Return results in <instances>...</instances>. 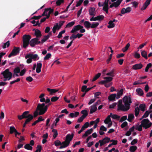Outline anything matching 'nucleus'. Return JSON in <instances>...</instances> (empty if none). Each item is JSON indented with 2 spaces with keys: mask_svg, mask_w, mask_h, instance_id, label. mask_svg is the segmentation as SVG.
I'll return each mask as SVG.
<instances>
[{
  "mask_svg": "<svg viewBox=\"0 0 152 152\" xmlns=\"http://www.w3.org/2000/svg\"><path fill=\"white\" fill-rule=\"evenodd\" d=\"M93 130L92 128L87 130L82 136V137L84 138L85 137L88 136V135L90 134L92 132Z\"/></svg>",
  "mask_w": 152,
  "mask_h": 152,
  "instance_id": "18",
  "label": "nucleus"
},
{
  "mask_svg": "<svg viewBox=\"0 0 152 152\" xmlns=\"http://www.w3.org/2000/svg\"><path fill=\"white\" fill-rule=\"evenodd\" d=\"M20 50V48L14 47L11 52L9 55L8 57L10 58L12 56H15L18 54L19 53Z\"/></svg>",
  "mask_w": 152,
  "mask_h": 152,
  "instance_id": "6",
  "label": "nucleus"
},
{
  "mask_svg": "<svg viewBox=\"0 0 152 152\" xmlns=\"http://www.w3.org/2000/svg\"><path fill=\"white\" fill-rule=\"evenodd\" d=\"M136 91L138 94L140 96H142L143 94L142 90L140 88H138L136 89Z\"/></svg>",
  "mask_w": 152,
  "mask_h": 152,
  "instance_id": "29",
  "label": "nucleus"
},
{
  "mask_svg": "<svg viewBox=\"0 0 152 152\" xmlns=\"http://www.w3.org/2000/svg\"><path fill=\"white\" fill-rule=\"evenodd\" d=\"M104 16L103 15H100L97 16V20L101 21L103 19Z\"/></svg>",
  "mask_w": 152,
  "mask_h": 152,
  "instance_id": "63",
  "label": "nucleus"
},
{
  "mask_svg": "<svg viewBox=\"0 0 152 152\" xmlns=\"http://www.w3.org/2000/svg\"><path fill=\"white\" fill-rule=\"evenodd\" d=\"M51 55L50 53H48L44 57V60H47L49 59L51 57Z\"/></svg>",
  "mask_w": 152,
  "mask_h": 152,
  "instance_id": "61",
  "label": "nucleus"
},
{
  "mask_svg": "<svg viewBox=\"0 0 152 152\" xmlns=\"http://www.w3.org/2000/svg\"><path fill=\"white\" fill-rule=\"evenodd\" d=\"M25 122L28 124L29 123L33 118V116L31 114H29L28 117L26 118Z\"/></svg>",
  "mask_w": 152,
  "mask_h": 152,
  "instance_id": "25",
  "label": "nucleus"
},
{
  "mask_svg": "<svg viewBox=\"0 0 152 152\" xmlns=\"http://www.w3.org/2000/svg\"><path fill=\"white\" fill-rule=\"evenodd\" d=\"M50 36L49 34H48L47 35H45L44 36L43 38L41 39L42 43H43L45 42L46 40H47L49 38Z\"/></svg>",
  "mask_w": 152,
  "mask_h": 152,
  "instance_id": "32",
  "label": "nucleus"
},
{
  "mask_svg": "<svg viewBox=\"0 0 152 152\" xmlns=\"http://www.w3.org/2000/svg\"><path fill=\"white\" fill-rule=\"evenodd\" d=\"M94 7H91L89 10V14L90 15L94 16L95 15Z\"/></svg>",
  "mask_w": 152,
  "mask_h": 152,
  "instance_id": "22",
  "label": "nucleus"
},
{
  "mask_svg": "<svg viewBox=\"0 0 152 152\" xmlns=\"http://www.w3.org/2000/svg\"><path fill=\"white\" fill-rule=\"evenodd\" d=\"M20 67L17 66L14 69L13 71L14 73L18 74L20 72Z\"/></svg>",
  "mask_w": 152,
  "mask_h": 152,
  "instance_id": "48",
  "label": "nucleus"
},
{
  "mask_svg": "<svg viewBox=\"0 0 152 152\" xmlns=\"http://www.w3.org/2000/svg\"><path fill=\"white\" fill-rule=\"evenodd\" d=\"M108 6L104 5L103 8V10L107 13H108V11L109 9Z\"/></svg>",
  "mask_w": 152,
  "mask_h": 152,
  "instance_id": "58",
  "label": "nucleus"
},
{
  "mask_svg": "<svg viewBox=\"0 0 152 152\" xmlns=\"http://www.w3.org/2000/svg\"><path fill=\"white\" fill-rule=\"evenodd\" d=\"M132 8L130 7H128L126 9L123 8L121 10V13L124 14L126 13H129L132 10Z\"/></svg>",
  "mask_w": 152,
  "mask_h": 152,
  "instance_id": "12",
  "label": "nucleus"
},
{
  "mask_svg": "<svg viewBox=\"0 0 152 152\" xmlns=\"http://www.w3.org/2000/svg\"><path fill=\"white\" fill-rule=\"evenodd\" d=\"M124 92V90L123 89H121L117 94L116 99H118L120 98L121 96L122 95Z\"/></svg>",
  "mask_w": 152,
  "mask_h": 152,
  "instance_id": "30",
  "label": "nucleus"
},
{
  "mask_svg": "<svg viewBox=\"0 0 152 152\" xmlns=\"http://www.w3.org/2000/svg\"><path fill=\"white\" fill-rule=\"evenodd\" d=\"M130 46V44L129 43H128L127 44V45H126V46H125V47L123 48L122 49V51L124 52L126 51L128 49V48H129V47Z\"/></svg>",
  "mask_w": 152,
  "mask_h": 152,
  "instance_id": "45",
  "label": "nucleus"
},
{
  "mask_svg": "<svg viewBox=\"0 0 152 152\" xmlns=\"http://www.w3.org/2000/svg\"><path fill=\"white\" fill-rule=\"evenodd\" d=\"M141 124L139 125V123H138L135 125V129L139 131L142 130V127L146 129L150 127L152 125L151 122H150L149 120L148 119H144L141 122Z\"/></svg>",
  "mask_w": 152,
  "mask_h": 152,
  "instance_id": "2",
  "label": "nucleus"
},
{
  "mask_svg": "<svg viewBox=\"0 0 152 152\" xmlns=\"http://www.w3.org/2000/svg\"><path fill=\"white\" fill-rule=\"evenodd\" d=\"M143 65L141 63H139L135 64L133 66L132 68L134 70L140 69L142 68Z\"/></svg>",
  "mask_w": 152,
  "mask_h": 152,
  "instance_id": "13",
  "label": "nucleus"
},
{
  "mask_svg": "<svg viewBox=\"0 0 152 152\" xmlns=\"http://www.w3.org/2000/svg\"><path fill=\"white\" fill-rule=\"evenodd\" d=\"M91 109L90 110V114H92L94 113V112H95L97 110V107H95L94 105H93L92 106H91L90 107Z\"/></svg>",
  "mask_w": 152,
  "mask_h": 152,
  "instance_id": "28",
  "label": "nucleus"
},
{
  "mask_svg": "<svg viewBox=\"0 0 152 152\" xmlns=\"http://www.w3.org/2000/svg\"><path fill=\"white\" fill-rule=\"evenodd\" d=\"M120 116L118 115H117L113 114L112 118L114 119H116L118 120L120 118Z\"/></svg>",
  "mask_w": 152,
  "mask_h": 152,
  "instance_id": "64",
  "label": "nucleus"
},
{
  "mask_svg": "<svg viewBox=\"0 0 152 152\" xmlns=\"http://www.w3.org/2000/svg\"><path fill=\"white\" fill-rule=\"evenodd\" d=\"M60 28H61L59 27L58 25V23H56L52 29L53 33L54 34L55 33L56 30H58Z\"/></svg>",
  "mask_w": 152,
  "mask_h": 152,
  "instance_id": "23",
  "label": "nucleus"
},
{
  "mask_svg": "<svg viewBox=\"0 0 152 152\" xmlns=\"http://www.w3.org/2000/svg\"><path fill=\"white\" fill-rule=\"evenodd\" d=\"M101 73H98L96 75L93 79L92 80V81L94 82L97 79L101 76Z\"/></svg>",
  "mask_w": 152,
  "mask_h": 152,
  "instance_id": "40",
  "label": "nucleus"
},
{
  "mask_svg": "<svg viewBox=\"0 0 152 152\" xmlns=\"http://www.w3.org/2000/svg\"><path fill=\"white\" fill-rule=\"evenodd\" d=\"M54 143L55 145L56 146L62 145L61 142L58 140L55 141Z\"/></svg>",
  "mask_w": 152,
  "mask_h": 152,
  "instance_id": "50",
  "label": "nucleus"
},
{
  "mask_svg": "<svg viewBox=\"0 0 152 152\" xmlns=\"http://www.w3.org/2000/svg\"><path fill=\"white\" fill-rule=\"evenodd\" d=\"M75 24V22L74 21H72L68 23L66 26V27H71L74 25Z\"/></svg>",
  "mask_w": 152,
  "mask_h": 152,
  "instance_id": "55",
  "label": "nucleus"
},
{
  "mask_svg": "<svg viewBox=\"0 0 152 152\" xmlns=\"http://www.w3.org/2000/svg\"><path fill=\"white\" fill-rule=\"evenodd\" d=\"M1 74L3 75L4 78H9L8 80L11 79L12 76V73L9 71V70L8 69H6L4 71L1 72Z\"/></svg>",
  "mask_w": 152,
  "mask_h": 152,
  "instance_id": "5",
  "label": "nucleus"
},
{
  "mask_svg": "<svg viewBox=\"0 0 152 152\" xmlns=\"http://www.w3.org/2000/svg\"><path fill=\"white\" fill-rule=\"evenodd\" d=\"M111 121H112L110 118V117L109 116H108L104 121V123L106 124H107L109 123V122H110Z\"/></svg>",
  "mask_w": 152,
  "mask_h": 152,
  "instance_id": "42",
  "label": "nucleus"
},
{
  "mask_svg": "<svg viewBox=\"0 0 152 152\" xmlns=\"http://www.w3.org/2000/svg\"><path fill=\"white\" fill-rule=\"evenodd\" d=\"M141 55L142 57L146 59H148V56H147V53L146 51L144 50H141Z\"/></svg>",
  "mask_w": 152,
  "mask_h": 152,
  "instance_id": "26",
  "label": "nucleus"
},
{
  "mask_svg": "<svg viewBox=\"0 0 152 152\" xmlns=\"http://www.w3.org/2000/svg\"><path fill=\"white\" fill-rule=\"evenodd\" d=\"M42 64L38 62L37 65V68L36 72L37 73H39L41 72V68L42 67Z\"/></svg>",
  "mask_w": 152,
  "mask_h": 152,
  "instance_id": "20",
  "label": "nucleus"
},
{
  "mask_svg": "<svg viewBox=\"0 0 152 152\" xmlns=\"http://www.w3.org/2000/svg\"><path fill=\"white\" fill-rule=\"evenodd\" d=\"M28 58H31L32 60L33 59L34 61L39 59V58L37 54H33L31 53L28 54L25 56L26 59H27Z\"/></svg>",
  "mask_w": 152,
  "mask_h": 152,
  "instance_id": "7",
  "label": "nucleus"
},
{
  "mask_svg": "<svg viewBox=\"0 0 152 152\" xmlns=\"http://www.w3.org/2000/svg\"><path fill=\"white\" fill-rule=\"evenodd\" d=\"M94 97L96 99H98L99 98V96L101 95V93L100 92H97L94 93Z\"/></svg>",
  "mask_w": 152,
  "mask_h": 152,
  "instance_id": "52",
  "label": "nucleus"
},
{
  "mask_svg": "<svg viewBox=\"0 0 152 152\" xmlns=\"http://www.w3.org/2000/svg\"><path fill=\"white\" fill-rule=\"evenodd\" d=\"M74 135L73 133H72L71 134H67L66 136V141H67V142H68L70 143V142L72 140L73 137Z\"/></svg>",
  "mask_w": 152,
  "mask_h": 152,
  "instance_id": "15",
  "label": "nucleus"
},
{
  "mask_svg": "<svg viewBox=\"0 0 152 152\" xmlns=\"http://www.w3.org/2000/svg\"><path fill=\"white\" fill-rule=\"evenodd\" d=\"M104 79L105 80H102L99 83V84H104L105 83H107L111 82L113 79L112 77H104Z\"/></svg>",
  "mask_w": 152,
  "mask_h": 152,
  "instance_id": "9",
  "label": "nucleus"
},
{
  "mask_svg": "<svg viewBox=\"0 0 152 152\" xmlns=\"http://www.w3.org/2000/svg\"><path fill=\"white\" fill-rule=\"evenodd\" d=\"M83 28V26L80 25H78L74 26L72 30L71 31V33H74L75 32L78 31L80 29Z\"/></svg>",
  "mask_w": 152,
  "mask_h": 152,
  "instance_id": "11",
  "label": "nucleus"
},
{
  "mask_svg": "<svg viewBox=\"0 0 152 152\" xmlns=\"http://www.w3.org/2000/svg\"><path fill=\"white\" fill-rule=\"evenodd\" d=\"M10 45V41H8L7 42L4 43L3 46V48L4 49L6 48V46L7 47H8Z\"/></svg>",
  "mask_w": 152,
  "mask_h": 152,
  "instance_id": "62",
  "label": "nucleus"
},
{
  "mask_svg": "<svg viewBox=\"0 0 152 152\" xmlns=\"http://www.w3.org/2000/svg\"><path fill=\"white\" fill-rule=\"evenodd\" d=\"M36 40V38H34L30 41L29 44L31 47H34L36 45H37Z\"/></svg>",
  "mask_w": 152,
  "mask_h": 152,
  "instance_id": "17",
  "label": "nucleus"
},
{
  "mask_svg": "<svg viewBox=\"0 0 152 152\" xmlns=\"http://www.w3.org/2000/svg\"><path fill=\"white\" fill-rule=\"evenodd\" d=\"M59 97L57 96L52 97L51 99V101L52 102H55L57 101Z\"/></svg>",
  "mask_w": 152,
  "mask_h": 152,
  "instance_id": "53",
  "label": "nucleus"
},
{
  "mask_svg": "<svg viewBox=\"0 0 152 152\" xmlns=\"http://www.w3.org/2000/svg\"><path fill=\"white\" fill-rule=\"evenodd\" d=\"M65 30H63L62 31H60L58 35L57 36V38L59 39L61 38L62 37V34L65 33Z\"/></svg>",
  "mask_w": 152,
  "mask_h": 152,
  "instance_id": "51",
  "label": "nucleus"
},
{
  "mask_svg": "<svg viewBox=\"0 0 152 152\" xmlns=\"http://www.w3.org/2000/svg\"><path fill=\"white\" fill-rule=\"evenodd\" d=\"M52 132H53L54 133L53 135V137L54 138H56L57 136L58 135L57 130L55 129H53L52 131Z\"/></svg>",
  "mask_w": 152,
  "mask_h": 152,
  "instance_id": "43",
  "label": "nucleus"
},
{
  "mask_svg": "<svg viewBox=\"0 0 152 152\" xmlns=\"http://www.w3.org/2000/svg\"><path fill=\"white\" fill-rule=\"evenodd\" d=\"M84 24L85 26L87 28H89L91 27V23L89 21H85Z\"/></svg>",
  "mask_w": 152,
  "mask_h": 152,
  "instance_id": "36",
  "label": "nucleus"
},
{
  "mask_svg": "<svg viewBox=\"0 0 152 152\" xmlns=\"http://www.w3.org/2000/svg\"><path fill=\"white\" fill-rule=\"evenodd\" d=\"M62 145H63V146H66V147L68 146L69 144V143L67 142V141L65 140L64 142H63L62 143Z\"/></svg>",
  "mask_w": 152,
  "mask_h": 152,
  "instance_id": "60",
  "label": "nucleus"
},
{
  "mask_svg": "<svg viewBox=\"0 0 152 152\" xmlns=\"http://www.w3.org/2000/svg\"><path fill=\"white\" fill-rule=\"evenodd\" d=\"M37 149L35 152H41L42 150V146L40 145H38L37 147Z\"/></svg>",
  "mask_w": 152,
  "mask_h": 152,
  "instance_id": "54",
  "label": "nucleus"
},
{
  "mask_svg": "<svg viewBox=\"0 0 152 152\" xmlns=\"http://www.w3.org/2000/svg\"><path fill=\"white\" fill-rule=\"evenodd\" d=\"M152 66V64L151 63H149L147 64L145 69V72H148L149 69L151 68Z\"/></svg>",
  "mask_w": 152,
  "mask_h": 152,
  "instance_id": "49",
  "label": "nucleus"
},
{
  "mask_svg": "<svg viewBox=\"0 0 152 152\" xmlns=\"http://www.w3.org/2000/svg\"><path fill=\"white\" fill-rule=\"evenodd\" d=\"M140 111V109L138 107H136L135 109V115L136 117H137L139 115Z\"/></svg>",
  "mask_w": 152,
  "mask_h": 152,
  "instance_id": "46",
  "label": "nucleus"
},
{
  "mask_svg": "<svg viewBox=\"0 0 152 152\" xmlns=\"http://www.w3.org/2000/svg\"><path fill=\"white\" fill-rule=\"evenodd\" d=\"M137 147L135 145H133L130 147L129 151L131 152H134V151L137 149Z\"/></svg>",
  "mask_w": 152,
  "mask_h": 152,
  "instance_id": "35",
  "label": "nucleus"
},
{
  "mask_svg": "<svg viewBox=\"0 0 152 152\" xmlns=\"http://www.w3.org/2000/svg\"><path fill=\"white\" fill-rule=\"evenodd\" d=\"M114 71L112 70L110 72L107 73L106 75L108 76H110L112 77H113L114 76Z\"/></svg>",
  "mask_w": 152,
  "mask_h": 152,
  "instance_id": "57",
  "label": "nucleus"
},
{
  "mask_svg": "<svg viewBox=\"0 0 152 152\" xmlns=\"http://www.w3.org/2000/svg\"><path fill=\"white\" fill-rule=\"evenodd\" d=\"M110 141V138L107 137L104 138L102 140H99V142L100 143V145L101 146L104 145L106 143Z\"/></svg>",
  "mask_w": 152,
  "mask_h": 152,
  "instance_id": "10",
  "label": "nucleus"
},
{
  "mask_svg": "<svg viewBox=\"0 0 152 152\" xmlns=\"http://www.w3.org/2000/svg\"><path fill=\"white\" fill-rule=\"evenodd\" d=\"M151 0H146L145 3L144 4L143 6L141 8L142 10H143L146 9L147 7L150 4Z\"/></svg>",
  "mask_w": 152,
  "mask_h": 152,
  "instance_id": "14",
  "label": "nucleus"
},
{
  "mask_svg": "<svg viewBox=\"0 0 152 152\" xmlns=\"http://www.w3.org/2000/svg\"><path fill=\"white\" fill-rule=\"evenodd\" d=\"M64 1L63 0H58L56 1V4L57 6H60L62 3H64Z\"/></svg>",
  "mask_w": 152,
  "mask_h": 152,
  "instance_id": "59",
  "label": "nucleus"
},
{
  "mask_svg": "<svg viewBox=\"0 0 152 152\" xmlns=\"http://www.w3.org/2000/svg\"><path fill=\"white\" fill-rule=\"evenodd\" d=\"M34 35L36 37V38H40L42 36L41 31L38 29H36L35 30Z\"/></svg>",
  "mask_w": 152,
  "mask_h": 152,
  "instance_id": "16",
  "label": "nucleus"
},
{
  "mask_svg": "<svg viewBox=\"0 0 152 152\" xmlns=\"http://www.w3.org/2000/svg\"><path fill=\"white\" fill-rule=\"evenodd\" d=\"M127 119V116L126 115H124L121 117L119 121L120 122H122L123 121L126 120Z\"/></svg>",
  "mask_w": 152,
  "mask_h": 152,
  "instance_id": "56",
  "label": "nucleus"
},
{
  "mask_svg": "<svg viewBox=\"0 0 152 152\" xmlns=\"http://www.w3.org/2000/svg\"><path fill=\"white\" fill-rule=\"evenodd\" d=\"M124 104H122V101L120 100L118 106V110L123 111H127L130 109V104L132 103L131 97L128 96H125L123 99Z\"/></svg>",
  "mask_w": 152,
  "mask_h": 152,
  "instance_id": "1",
  "label": "nucleus"
},
{
  "mask_svg": "<svg viewBox=\"0 0 152 152\" xmlns=\"http://www.w3.org/2000/svg\"><path fill=\"white\" fill-rule=\"evenodd\" d=\"M117 95L116 94H112L109 96L108 97V100L111 101H114L115 100V99L116 98Z\"/></svg>",
  "mask_w": 152,
  "mask_h": 152,
  "instance_id": "21",
  "label": "nucleus"
},
{
  "mask_svg": "<svg viewBox=\"0 0 152 152\" xmlns=\"http://www.w3.org/2000/svg\"><path fill=\"white\" fill-rule=\"evenodd\" d=\"M29 111H25L21 115H18V118L19 120H21L23 118H26L28 117Z\"/></svg>",
  "mask_w": 152,
  "mask_h": 152,
  "instance_id": "8",
  "label": "nucleus"
},
{
  "mask_svg": "<svg viewBox=\"0 0 152 152\" xmlns=\"http://www.w3.org/2000/svg\"><path fill=\"white\" fill-rule=\"evenodd\" d=\"M10 134H12L15 132L16 129L14 126H12L10 127Z\"/></svg>",
  "mask_w": 152,
  "mask_h": 152,
  "instance_id": "44",
  "label": "nucleus"
},
{
  "mask_svg": "<svg viewBox=\"0 0 152 152\" xmlns=\"http://www.w3.org/2000/svg\"><path fill=\"white\" fill-rule=\"evenodd\" d=\"M145 105L144 104H141L139 105V108L142 111H144L145 110Z\"/></svg>",
  "mask_w": 152,
  "mask_h": 152,
  "instance_id": "37",
  "label": "nucleus"
},
{
  "mask_svg": "<svg viewBox=\"0 0 152 152\" xmlns=\"http://www.w3.org/2000/svg\"><path fill=\"white\" fill-rule=\"evenodd\" d=\"M23 41V47L24 48H26L28 45L31 37L29 35L24 34L22 37Z\"/></svg>",
  "mask_w": 152,
  "mask_h": 152,
  "instance_id": "4",
  "label": "nucleus"
},
{
  "mask_svg": "<svg viewBox=\"0 0 152 152\" xmlns=\"http://www.w3.org/2000/svg\"><path fill=\"white\" fill-rule=\"evenodd\" d=\"M152 111L147 110L146 111L142 116V118H145L148 117L150 113H151Z\"/></svg>",
  "mask_w": 152,
  "mask_h": 152,
  "instance_id": "39",
  "label": "nucleus"
},
{
  "mask_svg": "<svg viewBox=\"0 0 152 152\" xmlns=\"http://www.w3.org/2000/svg\"><path fill=\"white\" fill-rule=\"evenodd\" d=\"M81 113L83 114L82 116H84L85 118L88 115L87 111L86 110H83L81 111Z\"/></svg>",
  "mask_w": 152,
  "mask_h": 152,
  "instance_id": "38",
  "label": "nucleus"
},
{
  "mask_svg": "<svg viewBox=\"0 0 152 152\" xmlns=\"http://www.w3.org/2000/svg\"><path fill=\"white\" fill-rule=\"evenodd\" d=\"M134 116L133 114H129L128 115L127 120L130 122H132V120L134 119Z\"/></svg>",
  "mask_w": 152,
  "mask_h": 152,
  "instance_id": "31",
  "label": "nucleus"
},
{
  "mask_svg": "<svg viewBox=\"0 0 152 152\" xmlns=\"http://www.w3.org/2000/svg\"><path fill=\"white\" fill-rule=\"evenodd\" d=\"M47 90L49 92L50 95H53L54 94L58 92V89H51L49 88H47Z\"/></svg>",
  "mask_w": 152,
  "mask_h": 152,
  "instance_id": "19",
  "label": "nucleus"
},
{
  "mask_svg": "<svg viewBox=\"0 0 152 152\" xmlns=\"http://www.w3.org/2000/svg\"><path fill=\"white\" fill-rule=\"evenodd\" d=\"M24 148L27 150H32V147L29 144H26L24 146Z\"/></svg>",
  "mask_w": 152,
  "mask_h": 152,
  "instance_id": "33",
  "label": "nucleus"
},
{
  "mask_svg": "<svg viewBox=\"0 0 152 152\" xmlns=\"http://www.w3.org/2000/svg\"><path fill=\"white\" fill-rule=\"evenodd\" d=\"M109 25L107 26L108 28H111L114 27L115 26V24L113 23L112 20H110L108 23Z\"/></svg>",
  "mask_w": 152,
  "mask_h": 152,
  "instance_id": "34",
  "label": "nucleus"
},
{
  "mask_svg": "<svg viewBox=\"0 0 152 152\" xmlns=\"http://www.w3.org/2000/svg\"><path fill=\"white\" fill-rule=\"evenodd\" d=\"M99 24V23L98 22L92 23L91 24L90 28H96L98 26Z\"/></svg>",
  "mask_w": 152,
  "mask_h": 152,
  "instance_id": "41",
  "label": "nucleus"
},
{
  "mask_svg": "<svg viewBox=\"0 0 152 152\" xmlns=\"http://www.w3.org/2000/svg\"><path fill=\"white\" fill-rule=\"evenodd\" d=\"M47 9H48V13L47 17V18L48 19L49 18L50 14L53 13L54 10L53 9L51 8L50 7L47 8Z\"/></svg>",
  "mask_w": 152,
  "mask_h": 152,
  "instance_id": "27",
  "label": "nucleus"
},
{
  "mask_svg": "<svg viewBox=\"0 0 152 152\" xmlns=\"http://www.w3.org/2000/svg\"><path fill=\"white\" fill-rule=\"evenodd\" d=\"M51 104V103L45 105V103L42 104H38L37 107L36 109L39 112V115H41L44 114L47 111L49 106Z\"/></svg>",
  "mask_w": 152,
  "mask_h": 152,
  "instance_id": "3",
  "label": "nucleus"
},
{
  "mask_svg": "<svg viewBox=\"0 0 152 152\" xmlns=\"http://www.w3.org/2000/svg\"><path fill=\"white\" fill-rule=\"evenodd\" d=\"M122 1V0H118L116 2H114L115 7H116L119 5Z\"/></svg>",
  "mask_w": 152,
  "mask_h": 152,
  "instance_id": "47",
  "label": "nucleus"
},
{
  "mask_svg": "<svg viewBox=\"0 0 152 152\" xmlns=\"http://www.w3.org/2000/svg\"><path fill=\"white\" fill-rule=\"evenodd\" d=\"M25 122L28 124L29 123L33 118V116L31 114H29L28 117L26 118Z\"/></svg>",
  "mask_w": 152,
  "mask_h": 152,
  "instance_id": "24",
  "label": "nucleus"
}]
</instances>
